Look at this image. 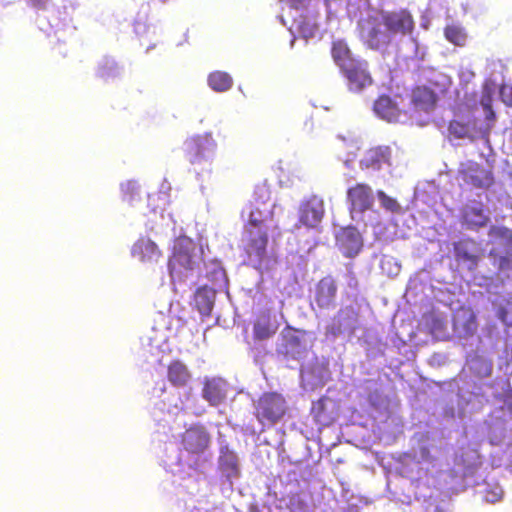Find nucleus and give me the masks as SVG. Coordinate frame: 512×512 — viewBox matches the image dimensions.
<instances>
[{"mask_svg": "<svg viewBox=\"0 0 512 512\" xmlns=\"http://www.w3.org/2000/svg\"><path fill=\"white\" fill-rule=\"evenodd\" d=\"M203 397L213 406L220 404L225 398L219 383L215 380H208L205 382L203 388Z\"/></svg>", "mask_w": 512, "mask_h": 512, "instance_id": "28", "label": "nucleus"}, {"mask_svg": "<svg viewBox=\"0 0 512 512\" xmlns=\"http://www.w3.org/2000/svg\"><path fill=\"white\" fill-rule=\"evenodd\" d=\"M316 30L317 26L315 24L309 25L303 23L299 26L300 33L306 38L312 37L315 34Z\"/></svg>", "mask_w": 512, "mask_h": 512, "instance_id": "37", "label": "nucleus"}, {"mask_svg": "<svg viewBox=\"0 0 512 512\" xmlns=\"http://www.w3.org/2000/svg\"><path fill=\"white\" fill-rule=\"evenodd\" d=\"M453 252L456 261L468 264L470 270L475 269L480 261L478 244L473 238H462L454 242Z\"/></svg>", "mask_w": 512, "mask_h": 512, "instance_id": "11", "label": "nucleus"}, {"mask_svg": "<svg viewBox=\"0 0 512 512\" xmlns=\"http://www.w3.org/2000/svg\"><path fill=\"white\" fill-rule=\"evenodd\" d=\"M278 325L271 321V316L268 312L260 314L253 324V336L258 341L267 340L276 334Z\"/></svg>", "mask_w": 512, "mask_h": 512, "instance_id": "22", "label": "nucleus"}, {"mask_svg": "<svg viewBox=\"0 0 512 512\" xmlns=\"http://www.w3.org/2000/svg\"><path fill=\"white\" fill-rule=\"evenodd\" d=\"M382 20L390 36L392 34L410 35L415 27L413 16L407 9L385 12L382 14Z\"/></svg>", "mask_w": 512, "mask_h": 512, "instance_id": "8", "label": "nucleus"}, {"mask_svg": "<svg viewBox=\"0 0 512 512\" xmlns=\"http://www.w3.org/2000/svg\"><path fill=\"white\" fill-rule=\"evenodd\" d=\"M119 74V68L117 63L111 59H104L97 67L96 75L102 80H109L117 77Z\"/></svg>", "mask_w": 512, "mask_h": 512, "instance_id": "30", "label": "nucleus"}, {"mask_svg": "<svg viewBox=\"0 0 512 512\" xmlns=\"http://www.w3.org/2000/svg\"><path fill=\"white\" fill-rule=\"evenodd\" d=\"M273 219V211L265 204H251L244 230H268V223Z\"/></svg>", "mask_w": 512, "mask_h": 512, "instance_id": "16", "label": "nucleus"}, {"mask_svg": "<svg viewBox=\"0 0 512 512\" xmlns=\"http://www.w3.org/2000/svg\"><path fill=\"white\" fill-rule=\"evenodd\" d=\"M168 268L172 277L180 275L182 271L193 270L194 261L191 250L182 243L177 244L168 261Z\"/></svg>", "mask_w": 512, "mask_h": 512, "instance_id": "15", "label": "nucleus"}, {"mask_svg": "<svg viewBox=\"0 0 512 512\" xmlns=\"http://www.w3.org/2000/svg\"><path fill=\"white\" fill-rule=\"evenodd\" d=\"M331 56L340 71L358 60L354 57L346 41L342 39L332 41Z\"/></svg>", "mask_w": 512, "mask_h": 512, "instance_id": "19", "label": "nucleus"}, {"mask_svg": "<svg viewBox=\"0 0 512 512\" xmlns=\"http://www.w3.org/2000/svg\"><path fill=\"white\" fill-rule=\"evenodd\" d=\"M282 347V352L286 357L296 358L300 354L302 340L299 337L297 330L291 327H286L282 331Z\"/></svg>", "mask_w": 512, "mask_h": 512, "instance_id": "23", "label": "nucleus"}, {"mask_svg": "<svg viewBox=\"0 0 512 512\" xmlns=\"http://www.w3.org/2000/svg\"><path fill=\"white\" fill-rule=\"evenodd\" d=\"M317 405L319 406V408H320V409H323V407H324L323 400H322V399H320V400L318 401Z\"/></svg>", "mask_w": 512, "mask_h": 512, "instance_id": "40", "label": "nucleus"}, {"mask_svg": "<svg viewBox=\"0 0 512 512\" xmlns=\"http://www.w3.org/2000/svg\"><path fill=\"white\" fill-rule=\"evenodd\" d=\"M216 143L210 133L188 138L184 142V152L191 164L199 163L214 151Z\"/></svg>", "mask_w": 512, "mask_h": 512, "instance_id": "7", "label": "nucleus"}, {"mask_svg": "<svg viewBox=\"0 0 512 512\" xmlns=\"http://www.w3.org/2000/svg\"><path fill=\"white\" fill-rule=\"evenodd\" d=\"M121 191L125 197L131 200L138 191V186L134 181H127L121 184Z\"/></svg>", "mask_w": 512, "mask_h": 512, "instance_id": "36", "label": "nucleus"}, {"mask_svg": "<svg viewBox=\"0 0 512 512\" xmlns=\"http://www.w3.org/2000/svg\"><path fill=\"white\" fill-rule=\"evenodd\" d=\"M392 151L389 146H375L368 149L359 164L361 169L380 170L391 165Z\"/></svg>", "mask_w": 512, "mask_h": 512, "instance_id": "13", "label": "nucleus"}, {"mask_svg": "<svg viewBox=\"0 0 512 512\" xmlns=\"http://www.w3.org/2000/svg\"><path fill=\"white\" fill-rule=\"evenodd\" d=\"M490 241L503 246L507 254H512V230L505 226L492 225L488 230Z\"/></svg>", "mask_w": 512, "mask_h": 512, "instance_id": "24", "label": "nucleus"}, {"mask_svg": "<svg viewBox=\"0 0 512 512\" xmlns=\"http://www.w3.org/2000/svg\"><path fill=\"white\" fill-rule=\"evenodd\" d=\"M294 9L304 8L310 0H286Z\"/></svg>", "mask_w": 512, "mask_h": 512, "instance_id": "39", "label": "nucleus"}, {"mask_svg": "<svg viewBox=\"0 0 512 512\" xmlns=\"http://www.w3.org/2000/svg\"><path fill=\"white\" fill-rule=\"evenodd\" d=\"M485 498L491 502H494L496 500L495 498H489L488 494L485 496Z\"/></svg>", "mask_w": 512, "mask_h": 512, "instance_id": "41", "label": "nucleus"}, {"mask_svg": "<svg viewBox=\"0 0 512 512\" xmlns=\"http://www.w3.org/2000/svg\"><path fill=\"white\" fill-rule=\"evenodd\" d=\"M373 110L377 116L388 122H397L401 114L397 104L388 95L379 96L374 102Z\"/></svg>", "mask_w": 512, "mask_h": 512, "instance_id": "18", "label": "nucleus"}, {"mask_svg": "<svg viewBox=\"0 0 512 512\" xmlns=\"http://www.w3.org/2000/svg\"><path fill=\"white\" fill-rule=\"evenodd\" d=\"M413 104L421 110H429L436 103V96L432 90L427 87H417L412 94Z\"/></svg>", "mask_w": 512, "mask_h": 512, "instance_id": "26", "label": "nucleus"}, {"mask_svg": "<svg viewBox=\"0 0 512 512\" xmlns=\"http://www.w3.org/2000/svg\"><path fill=\"white\" fill-rule=\"evenodd\" d=\"M490 221L482 202L467 204L461 209L460 222L469 230H479L487 226Z\"/></svg>", "mask_w": 512, "mask_h": 512, "instance_id": "10", "label": "nucleus"}, {"mask_svg": "<svg viewBox=\"0 0 512 512\" xmlns=\"http://www.w3.org/2000/svg\"><path fill=\"white\" fill-rule=\"evenodd\" d=\"M168 381L175 387H185L191 379L187 366L180 360H173L167 367Z\"/></svg>", "mask_w": 512, "mask_h": 512, "instance_id": "21", "label": "nucleus"}, {"mask_svg": "<svg viewBox=\"0 0 512 512\" xmlns=\"http://www.w3.org/2000/svg\"><path fill=\"white\" fill-rule=\"evenodd\" d=\"M383 20L374 16L361 18L358 22L359 37L361 41L370 49L380 50L387 48L392 37L383 28Z\"/></svg>", "mask_w": 512, "mask_h": 512, "instance_id": "3", "label": "nucleus"}, {"mask_svg": "<svg viewBox=\"0 0 512 512\" xmlns=\"http://www.w3.org/2000/svg\"><path fill=\"white\" fill-rule=\"evenodd\" d=\"M214 299V290L206 286L198 288L195 292L194 301L198 311L202 314L209 315L211 313Z\"/></svg>", "mask_w": 512, "mask_h": 512, "instance_id": "25", "label": "nucleus"}, {"mask_svg": "<svg viewBox=\"0 0 512 512\" xmlns=\"http://www.w3.org/2000/svg\"><path fill=\"white\" fill-rule=\"evenodd\" d=\"M377 197L384 209L390 212H396L399 210L400 206L398 202L394 198L388 196L384 191H378Z\"/></svg>", "mask_w": 512, "mask_h": 512, "instance_id": "33", "label": "nucleus"}, {"mask_svg": "<svg viewBox=\"0 0 512 512\" xmlns=\"http://www.w3.org/2000/svg\"><path fill=\"white\" fill-rule=\"evenodd\" d=\"M232 77L224 71H214L208 76L209 87L216 92H225L232 87Z\"/></svg>", "mask_w": 512, "mask_h": 512, "instance_id": "27", "label": "nucleus"}, {"mask_svg": "<svg viewBox=\"0 0 512 512\" xmlns=\"http://www.w3.org/2000/svg\"><path fill=\"white\" fill-rule=\"evenodd\" d=\"M340 245L346 257H354L362 249V237L355 228H346L342 232Z\"/></svg>", "mask_w": 512, "mask_h": 512, "instance_id": "20", "label": "nucleus"}, {"mask_svg": "<svg viewBox=\"0 0 512 512\" xmlns=\"http://www.w3.org/2000/svg\"><path fill=\"white\" fill-rule=\"evenodd\" d=\"M481 105L485 111V114H486V119L488 121H495L496 119V114L495 112L493 111V108H492V98L490 95H484L482 96L481 98Z\"/></svg>", "mask_w": 512, "mask_h": 512, "instance_id": "34", "label": "nucleus"}, {"mask_svg": "<svg viewBox=\"0 0 512 512\" xmlns=\"http://www.w3.org/2000/svg\"><path fill=\"white\" fill-rule=\"evenodd\" d=\"M347 200L352 210L365 212L372 207L374 201L372 189L368 184L357 183L348 188Z\"/></svg>", "mask_w": 512, "mask_h": 512, "instance_id": "14", "label": "nucleus"}, {"mask_svg": "<svg viewBox=\"0 0 512 512\" xmlns=\"http://www.w3.org/2000/svg\"><path fill=\"white\" fill-rule=\"evenodd\" d=\"M286 412V400L277 392H264L254 404V416L263 427L274 426Z\"/></svg>", "mask_w": 512, "mask_h": 512, "instance_id": "1", "label": "nucleus"}, {"mask_svg": "<svg viewBox=\"0 0 512 512\" xmlns=\"http://www.w3.org/2000/svg\"><path fill=\"white\" fill-rule=\"evenodd\" d=\"M242 251L247 261L255 268H261L268 258V230H244L242 234Z\"/></svg>", "mask_w": 512, "mask_h": 512, "instance_id": "2", "label": "nucleus"}, {"mask_svg": "<svg viewBox=\"0 0 512 512\" xmlns=\"http://www.w3.org/2000/svg\"><path fill=\"white\" fill-rule=\"evenodd\" d=\"M324 215V200L317 195H311L300 204L298 222L307 228H315L321 223Z\"/></svg>", "mask_w": 512, "mask_h": 512, "instance_id": "5", "label": "nucleus"}, {"mask_svg": "<svg viewBox=\"0 0 512 512\" xmlns=\"http://www.w3.org/2000/svg\"><path fill=\"white\" fill-rule=\"evenodd\" d=\"M340 315V313L338 314ZM343 324L339 319V316L334 317L332 322L326 326V336L336 337L342 332Z\"/></svg>", "mask_w": 512, "mask_h": 512, "instance_id": "35", "label": "nucleus"}, {"mask_svg": "<svg viewBox=\"0 0 512 512\" xmlns=\"http://www.w3.org/2000/svg\"><path fill=\"white\" fill-rule=\"evenodd\" d=\"M448 131L450 135L454 136L456 139L466 138L469 136L470 132L468 124L459 120L450 121Z\"/></svg>", "mask_w": 512, "mask_h": 512, "instance_id": "32", "label": "nucleus"}, {"mask_svg": "<svg viewBox=\"0 0 512 512\" xmlns=\"http://www.w3.org/2000/svg\"><path fill=\"white\" fill-rule=\"evenodd\" d=\"M133 257L141 262H157L162 253L158 246L148 237H140L132 246Z\"/></svg>", "mask_w": 512, "mask_h": 512, "instance_id": "17", "label": "nucleus"}, {"mask_svg": "<svg viewBox=\"0 0 512 512\" xmlns=\"http://www.w3.org/2000/svg\"><path fill=\"white\" fill-rule=\"evenodd\" d=\"M337 283L332 276L319 280L315 286L314 301L320 309H330L335 305Z\"/></svg>", "mask_w": 512, "mask_h": 512, "instance_id": "12", "label": "nucleus"}, {"mask_svg": "<svg viewBox=\"0 0 512 512\" xmlns=\"http://www.w3.org/2000/svg\"><path fill=\"white\" fill-rule=\"evenodd\" d=\"M51 0H26L27 4L38 10H46Z\"/></svg>", "mask_w": 512, "mask_h": 512, "instance_id": "38", "label": "nucleus"}, {"mask_svg": "<svg viewBox=\"0 0 512 512\" xmlns=\"http://www.w3.org/2000/svg\"><path fill=\"white\" fill-rule=\"evenodd\" d=\"M210 444V436L201 425H194L182 434V445L185 451L193 455L202 454Z\"/></svg>", "mask_w": 512, "mask_h": 512, "instance_id": "9", "label": "nucleus"}, {"mask_svg": "<svg viewBox=\"0 0 512 512\" xmlns=\"http://www.w3.org/2000/svg\"><path fill=\"white\" fill-rule=\"evenodd\" d=\"M489 256L496 259L494 265L497 266L499 271H507L512 268V254L499 255V252L496 248H492L489 251Z\"/></svg>", "mask_w": 512, "mask_h": 512, "instance_id": "31", "label": "nucleus"}, {"mask_svg": "<svg viewBox=\"0 0 512 512\" xmlns=\"http://www.w3.org/2000/svg\"><path fill=\"white\" fill-rule=\"evenodd\" d=\"M347 80L348 89L352 92H361L373 83V78L368 70V63L358 59L341 71Z\"/></svg>", "mask_w": 512, "mask_h": 512, "instance_id": "6", "label": "nucleus"}, {"mask_svg": "<svg viewBox=\"0 0 512 512\" xmlns=\"http://www.w3.org/2000/svg\"><path fill=\"white\" fill-rule=\"evenodd\" d=\"M457 179L471 189H488L494 184L492 170L473 161L461 165L457 172Z\"/></svg>", "mask_w": 512, "mask_h": 512, "instance_id": "4", "label": "nucleus"}, {"mask_svg": "<svg viewBox=\"0 0 512 512\" xmlns=\"http://www.w3.org/2000/svg\"><path fill=\"white\" fill-rule=\"evenodd\" d=\"M444 36L447 41L460 47L465 46L468 39L465 29L456 24L447 25L444 28Z\"/></svg>", "mask_w": 512, "mask_h": 512, "instance_id": "29", "label": "nucleus"}]
</instances>
